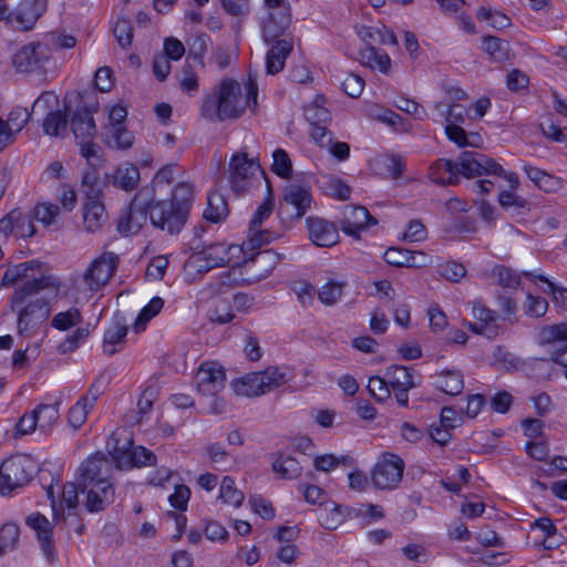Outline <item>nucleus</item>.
I'll return each mask as SVG.
<instances>
[{"mask_svg":"<svg viewBox=\"0 0 567 567\" xmlns=\"http://www.w3.org/2000/svg\"><path fill=\"white\" fill-rule=\"evenodd\" d=\"M63 287L58 277L44 274L37 281L24 282L16 289L10 307L18 315L19 333H29L50 316L51 309L48 302L37 297L42 292L58 297Z\"/></svg>","mask_w":567,"mask_h":567,"instance_id":"f257e3e1","label":"nucleus"},{"mask_svg":"<svg viewBox=\"0 0 567 567\" xmlns=\"http://www.w3.org/2000/svg\"><path fill=\"white\" fill-rule=\"evenodd\" d=\"M257 92V83L251 78L245 85L234 80H225L214 94L204 100L202 114L209 121L223 122L239 118L247 107L255 110Z\"/></svg>","mask_w":567,"mask_h":567,"instance_id":"f03ea898","label":"nucleus"},{"mask_svg":"<svg viewBox=\"0 0 567 567\" xmlns=\"http://www.w3.org/2000/svg\"><path fill=\"white\" fill-rule=\"evenodd\" d=\"M292 378L287 367H268L262 371L246 373L233 381L231 386L236 394L255 398L285 385Z\"/></svg>","mask_w":567,"mask_h":567,"instance_id":"7ed1b4c3","label":"nucleus"},{"mask_svg":"<svg viewBox=\"0 0 567 567\" xmlns=\"http://www.w3.org/2000/svg\"><path fill=\"white\" fill-rule=\"evenodd\" d=\"M106 449L121 470L152 465L156 460L153 452L143 446H134L131 433L124 427L112 432Z\"/></svg>","mask_w":567,"mask_h":567,"instance_id":"20e7f679","label":"nucleus"},{"mask_svg":"<svg viewBox=\"0 0 567 567\" xmlns=\"http://www.w3.org/2000/svg\"><path fill=\"white\" fill-rule=\"evenodd\" d=\"M290 22L289 14L285 11L280 14L279 21L277 22L272 14L264 24V38L267 42H274L271 48L266 54V69L269 74H276L280 72L284 66L286 59L292 50V42L286 39H276L288 28Z\"/></svg>","mask_w":567,"mask_h":567,"instance_id":"39448f33","label":"nucleus"},{"mask_svg":"<svg viewBox=\"0 0 567 567\" xmlns=\"http://www.w3.org/2000/svg\"><path fill=\"white\" fill-rule=\"evenodd\" d=\"M51 327L59 331L72 330L58 346V351L63 354L75 351L90 336L89 324H83L82 312L75 307L55 313Z\"/></svg>","mask_w":567,"mask_h":567,"instance_id":"423d86ee","label":"nucleus"},{"mask_svg":"<svg viewBox=\"0 0 567 567\" xmlns=\"http://www.w3.org/2000/svg\"><path fill=\"white\" fill-rule=\"evenodd\" d=\"M456 175L462 174L465 177H476L483 174L497 175L512 186H516L518 176L514 172H506L498 163L484 154L476 152H464L454 163Z\"/></svg>","mask_w":567,"mask_h":567,"instance_id":"0eeeda50","label":"nucleus"},{"mask_svg":"<svg viewBox=\"0 0 567 567\" xmlns=\"http://www.w3.org/2000/svg\"><path fill=\"white\" fill-rule=\"evenodd\" d=\"M34 463L25 455H16L0 466V493L9 495L28 484L34 474Z\"/></svg>","mask_w":567,"mask_h":567,"instance_id":"6e6552de","label":"nucleus"},{"mask_svg":"<svg viewBox=\"0 0 567 567\" xmlns=\"http://www.w3.org/2000/svg\"><path fill=\"white\" fill-rule=\"evenodd\" d=\"M70 127L81 148L82 156L91 162L97 157V145L94 143L96 126L93 113L89 109L76 110L70 120Z\"/></svg>","mask_w":567,"mask_h":567,"instance_id":"1a4fd4ad","label":"nucleus"},{"mask_svg":"<svg viewBox=\"0 0 567 567\" xmlns=\"http://www.w3.org/2000/svg\"><path fill=\"white\" fill-rule=\"evenodd\" d=\"M405 464L403 460L393 453H382L372 471L371 481L378 489H394L402 481Z\"/></svg>","mask_w":567,"mask_h":567,"instance_id":"9d476101","label":"nucleus"},{"mask_svg":"<svg viewBox=\"0 0 567 567\" xmlns=\"http://www.w3.org/2000/svg\"><path fill=\"white\" fill-rule=\"evenodd\" d=\"M147 212L152 224L169 234L179 233L188 216L185 208L177 207L171 200H152Z\"/></svg>","mask_w":567,"mask_h":567,"instance_id":"9b49d317","label":"nucleus"},{"mask_svg":"<svg viewBox=\"0 0 567 567\" xmlns=\"http://www.w3.org/2000/svg\"><path fill=\"white\" fill-rule=\"evenodd\" d=\"M229 181L236 192L248 188L250 181L261 171L258 158L241 151L235 153L228 163Z\"/></svg>","mask_w":567,"mask_h":567,"instance_id":"f8f14e48","label":"nucleus"},{"mask_svg":"<svg viewBox=\"0 0 567 567\" xmlns=\"http://www.w3.org/2000/svg\"><path fill=\"white\" fill-rule=\"evenodd\" d=\"M118 257L112 251L102 252L93 259L82 275V281L90 291H97L104 287L114 275Z\"/></svg>","mask_w":567,"mask_h":567,"instance_id":"ddd939ff","label":"nucleus"},{"mask_svg":"<svg viewBox=\"0 0 567 567\" xmlns=\"http://www.w3.org/2000/svg\"><path fill=\"white\" fill-rule=\"evenodd\" d=\"M51 49L42 42H31L21 47L12 55V65L18 72H34L42 69L51 59Z\"/></svg>","mask_w":567,"mask_h":567,"instance_id":"4468645a","label":"nucleus"},{"mask_svg":"<svg viewBox=\"0 0 567 567\" xmlns=\"http://www.w3.org/2000/svg\"><path fill=\"white\" fill-rule=\"evenodd\" d=\"M226 382L225 369L217 362H204L195 374L197 391L207 396H216Z\"/></svg>","mask_w":567,"mask_h":567,"instance_id":"2eb2a0df","label":"nucleus"},{"mask_svg":"<svg viewBox=\"0 0 567 567\" xmlns=\"http://www.w3.org/2000/svg\"><path fill=\"white\" fill-rule=\"evenodd\" d=\"M78 473L80 486L92 485L100 481H110L113 465L104 454L96 453L81 463Z\"/></svg>","mask_w":567,"mask_h":567,"instance_id":"dca6fc26","label":"nucleus"},{"mask_svg":"<svg viewBox=\"0 0 567 567\" xmlns=\"http://www.w3.org/2000/svg\"><path fill=\"white\" fill-rule=\"evenodd\" d=\"M274 210V199L270 190L262 204H260L254 213L248 229L247 245L254 249L267 244L271 240V234L261 228L265 220H267Z\"/></svg>","mask_w":567,"mask_h":567,"instance_id":"f3484780","label":"nucleus"},{"mask_svg":"<svg viewBox=\"0 0 567 567\" xmlns=\"http://www.w3.org/2000/svg\"><path fill=\"white\" fill-rule=\"evenodd\" d=\"M47 9V0H22L18 7L7 13L8 22L16 29L28 31L31 30L39 17Z\"/></svg>","mask_w":567,"mask_h":567,"instance_id":"a211bd4d","label":"nucleus"},{"mask_svg":"<svg viewBox=\"0 0 567 567\" xmlns=\"http://www.w3.org/2000/svg\"><path fill=\"white\" fill-rule=\"evenodd\" d=\"M200 252L214 268L226 265L238 266L241 262H246L244 247L239 245L218 243L206 246Z\"/></svg>","mask_w":567,"mask_h":567,"instance_id":"6ab92c4d","label":"nucleus"},{"mask_svg":"<svg viewBox=\"0 0 567 567\" xmlns=\"http://www.w3.org/2000/svg\"><path fill=\"white\" fill-rule=\"evenodd\" d=\"M391 392L394 393L395 400L400 406H408L409 391L416 386L414 378L410 369L403 365H391L384 372Z\"/></svg>","mask_w":567,"mask_h":567,"instance_id":"aec40b11","label":"nucleus"},{"mask_svg":"<svg viewBox=\"0 0 567 567\" xmlns=\"http://www.w3.org/2000/svg\"><path fill=\"white\" fill-rule=\"evenodd\" d=\"M29 120L30 113L21 106L12 109L7 120L0 116V152L17 141L18 134L25 127Z\"/></svg>","mask_w":567,"mask_h":567,"instance_id":"412c9836","label":"nucleus"},{"mask_svg":"<svg viewBox=\"0 0 567 567\" xmlns=\"http://www.w3.org/2000/svg\"><path fill=\"white\" fill-rule=\"evenodd\" d=\"M377 220L362 206H347L343 209L341 229L349 236L359 239L360 233L375 225Z\"/></svg>","mask_w":567,"mask_h":567,"instance_id":"4be33fe9","label":"nucleus"},{"mask_svg":"<svg viewBox=\"0 0 567 567\" xmlns=\"http://www.w3.org/2000/svg\"><path fill=\"white\" fill-rule=\"evenodd\" d=\"M472 315L478 323L464 322L473 333L493 339L498 336V327L496 324V315L478 301L472 302Z\"/></svg>","mask_w":567,"mask_h":567,"instance_id":"5701e85b","label":"nucleus"},{"mask_svg":"<svg viewBox=\"0 0 567 567\" xmlns=\"http://www.w3.org/2000/svg\"><path fill=\"white\" fill-rule=\"evenodd\" d=\"M81 489L85 495V507L89 512L102 511L114 499V487L111 481L81 486Z\"/></svg>","mask_w":567,"mask_h":567,"instance_id":"b1692460","label":"nucleus"},{"mask_svg":"<svg viewBox=\"0 0 567 567\" xmlns=\"http://www.w3.org/2000/svg\"><path fill=\"white\" fill-rule=\"evenodd\" d=\"M83 227L87 233H96L107 221V214L99 194L89 195L82 207Z\"/></svg>","mask_w":567,"mask_h":567,"instance_id":"393cba45","label":"nucleus"},{"mask_svg":"<svg viewBox=\"0 0 567 567\" xmlns=\"http://www.w3.org/2000/svg\"><path fill=\"white\" fill-rule=\"evenodd\" d=\"M307 225L311 241L319 247H331L339 240L337 227L322 218L309 217Z\"/></svg>","mask_w":567,"mask_h":567,"instance_id":"a878e982","label":"nucleus"},{"mask_svg":"<svg viewBox=\"0 0 567 567\" xmlns=\"http://www.w3.org/2000/svg\"><path fill=\"white\" fill-rule=\"evenodd\" d=\"M107 181L114 187L128 193L137 188L141 181V173L135 164L124 162L114 168L107 176Z\"/></svg>","mask_w":567,"mask_h":567,"instance_id":"bb28decb","label":"nucleus"},{"mask_svg":"<svg viewBox=\"0 0 567 567\" xmlns=\"http://www.w3.org/2000/svg\"><path fill=\"white\" fill-rule=\"evenodd\" d=\"M141 195L142 192L134 196L127 214L122 216L118 221V230L125 236L137 233L146 223L147 206L143 208L142 204L140 203Z\"/></svg>","mask_w":567,"mask_h":567,"instance_id":"cd10ccee","label":"nucleus"},{"mask_svg":"<svg viewBox=\"0 0 567 567\" xmlns=\"http://www.w3.org/2000/svg\"><path fill=\"white\" fill-rule=\"evenodd\" d=\"M27 525L33 529L48 559L53 558L52 525L49 519L39 513L31 514L25 519Z\"/></svg>","mask_w":567,"mask_h":567,"instance_id":"c85d7f7f","label":"nucleus"},{"mask_svg":"<svg viewBox=\"0 0 567 567\" xmlns=\"http://www.w3.org/2000/svg\"><path fill=\"white\" fill-rule=\"evenodd\" d=\"M35 262L25 261L18 265L9 266L1 279L0 287L8 288L24 282L37 281L40 277L34 276Z\"/></svg>","mask_w":567,"mask_h":567,"instance_id":"c756f323","label":"nucleus"},{"mask_svg":"<svg viewBox=\"0 0 567 567\" xmlns=\"http://www.w3.org/2000/svg\"><path fill=\"white\" fill-rule=\"evenodd\" d=\"M284 199L296 209V217L301 218L310 208L312 196L309 187L289 184L284 189Z\"/></svg>","mask_w":567,"mask_h":567,"instance_id":"7c9ffc66","label":"nucleus"},{"mask_svg":"<svg viewBox=\"0 0 567 567\" xmlns=\"http://www.w3.org/2000/svg\"><path fill=\"white\" fill-rule=\"evenodd\" d=\"M4 221L8 223V229L6 230L7 239L12 233L19 237L27 238L31 237L35 231L31 217L18 209L11 210L6 217L0 219V223Z\"/></svg>","mask_w":567,"mask_h":567,"instance_id":"2f4dec72","label":"nucleus"},{"mask_svg":"<svg viewBox=\"0 0 567 567\" xmlns=\"http://www.w3.org/2000/svg\"><path fill=\"white\" fill-rule=\"evenodd\" d=\"M346 281L337 278H327L316 291L318 300L324 307H333L339 303L343 297Z\"/></svg>","mask_w":567,"mask_h":567,"instance_id":"473e14b6","label":"nucleus"},{"mask_svg":"<svg viewBox=\"0 0 567 567\" xmlns=\"http://www.w3.org/2000/svg\"><path fill=\"white\" fill-rule=\"evenodd\" d=\"M99 390L92 386L86 395L78 401L69 412V422L74 429H79L86 421L89 412L93 409L97 398Z\"/></svg>","mask_w":567,"mask_h":567,"instance_id":"72a5a7b5","label":"nucleus"},{"mask_svg":"<svg viewBox=\"0 0 567 567\" xmlns=\"http://www.w3.org/2000/svg\"><path fill=\"white\" fill-rule=\"evenodd\" d=\"M127 326L121 318H115L106 329L103 340V350L107 354L117 352L125 342Z\"/></svg>","mask_w":567,"mask_h":567,"instance_id":"f704fd0d","label":"nucleus"},{"mask_svg":"<svg viewBox=\"0 0 567 567\" xmlns=\"http://www.w3.org/2000/svg\"><path fill=\"white\" fill-rule=\"evenodd\" d=\"M525 276L529 277L530 280L539 288L544 293L551 296L553 301L558 306H567V289L557 286L555 282L546 278L545 276L536 272H524Z\"/></svg>","mask_w":567,"mask_h":567,"instance_id":"c9c22d12","label":"nucleus"},{"mask_svg":"<svg viewBox=\"0 0 567 567\" xmlns=\"http://www.w3.org/2000/svg\"><path fill=\"white\" fill-rule=\"evenodd\" d=\"M360 62L372 70H378L383 74H388L391 69L390 56L373 47H367L359 53Z\"/></svg>","mask_w":567,"mask_h":567,"instance_id":"e433bc0d","label":"nucleus"},{"mask_svg":"<svg viewBox=\"0 0 567 567\" xmlns=\"http://www.w3.org/2000/svg\"><path fill=\"white\" fill-rule=\"evenodd\" d=\"M511 189L503 190L498 195V203L499 205L507 212H509L513 215H524L525 213L529 212L530 205L529 203L516 194V188L518 186V183L516 186H512L509 183Z\"/></svg>","mask_w":567,"mask_h":567,"instance_id":"4c0bfd02","label":"nucleus"},{"mask_svg":"<svg viewBox=\"0 0 567 567\" xmlns=\"http://www.w3.org/2000/svg\"><path fill=\"white\" fill-rule=\"evenodd\" d=\"M278 264V256L272 250L259 251L251 259L250 264H247V269L256 272V279L266 278Z\"/></svg>","mask_w":567,"mask_h":567,"instance_id":"58836bf2","label":"nucleus"},{"mask_svg":"<svg viewBox=\"0 0 567 567\" xmlns=\"http://www.w3.org/2000/svg\"><path fill=\"white\" fill-rule=\"evenodd\" d=\"M214 267L208 264L200 251L193 252L186 260L183 269V276L187 282L197 281L204 274Z\"/></svg>","mask_w":567,"mask_h":567,"instance_id":"ea45409f","label":"nucleus"},{"mask_svg":"<svg viewBox=\"0 0 567 567\" xmlns=\"http://www.w3.org/2000/svg\"><path fill=\"white\" fill-rule=\"evenodd\" d=\"M429 177L437 184H455L457 182V175L454 162L449 159L434 162L430 166Z\"/></svg>","mask_w":567,"mask_h":567,"instance_id":"a19ab883","label":"nucleus"},{"mask_svg":"<svg viewBox=\"0 0 567 567\" xmlns=\"http://www.w3.org/2000/svg\"><path fill=\"white\" fill-rule=\"evenodd\" d=\"M274 472L285 480H295L301 475L302 467L299 462L287 454H278L272 462Z\"/></svg>","mask_w":567,"mask_h":567,"instance_id":"79ce46f5","label":"nucleus"},{"mask_svg":"<svg viewBox=\"0 0 567 567\" xmlns=\"http://www.w3.org/2000/svg\"><path fill=\"white\" fill-rule=\"evenodd\" d=\"M437 386L450 395H457L464 389L463 374L460 371L444 370L439 374Z\"/></svg>","mask_w":567,"mask_h":567,"instance_id":"37998d69","label":"nucleus"},{"mask_svg":"<svg viewBox=\"0 0 567 567\" xmlns=\"http://www.w3.org/2000/svg\"><path fill=\"white\" fill-rule=\"evenodd\" d=\"M207 208L204 212V216L207 220L218 223L228 215V206L224 196L214 192L208 196Z\"/></svg>","mask_w":567,"mask_h":567,"instance_id":"c03bdc74","label":"nucleus"},{"mask_svg":"<svg viewBox=\"0 0 567 567\" xmlns=\"http://www.w3.org/2000/svg\"><path fill=\"white\" fill-rule=\"evenodd\" d=\"M79 504V493L74 483H66L63 486L62 497L60 505L58 506L54 501H52V509L55 519H60L61 514H63L64 507L70 512L74 511Z\"/></svg>","mask_w":567,"mask_h":567,"instance_id":"a18cd8bd","label":"nucleus"},{"mask_svg":"<svg viewBox=\"0 0 567 567\" xmlns=\"http://www.w3.org/2000/svg\"><path fill=\"white\" fill-rule=\"evenodd\" d=\"M33 414L37 416V422L42 432H48L59 420V409L56 404H39Z\"/></svg>","mask_w":567,"mask_h":567,"instance_id":"49530a36","label":"nucleus"},{"mask_svg":"<svg viewBox=\"0 0 567 567\" xmlns=\"http://www.w3.org/2000/svg\"><path fill=\"white\" fill-rule=\"evenodd\" d=\"M164 300L161 297H154L150 302L140 311L133 329L135 332H141L150 320L156 317L163 309Z\"/></svg>","mask_w":567,"mask_h":567,"instance_id":"de8ad7c7","label":"nucleus"},{"mask_svg":"<svg viewBox=\"0 0 567 567\" xmlns=\"http://www.w3.org/2000/svg\"><path fill=\"white\" fill-rule=\"evenodd\" d=\"M323 506L324 508L319 516L320 524L326 529H336L344 520L342 507L331 501H328V505Z\"/></svg>","mask_w":567,"mask_h":567,"instance_id":"09e8293b","label":"nucleus"},{"mask_svg":"<svg viewBox=\"0 0 567 567\" xmlns=\"http://www.w3.org/2000/svg\"><path fill=\"white\" fill-rule=\"evenodd\" d=\"M218 498L228 505L239 507L245 496L241 491L236 488L234 480L229 476H225L220 483Z\"/></svg>","mask_w":567,"mask_h":567,"instance_id":"8fccbe9b","label":"nucleus"},{"mask_svg":"<svg viewBox=\"0 0 567 567\" xmlns=\"http://www.w3.org/2000/svg\"><path fill=\"white\" fill-rule=\"evenodd\" d=\"M306 118L309 124H328L330 122V112L324 106V99L318 96L306 109Z\"/></svg>","mask_w":567,"mask_h":567,"instance_id":"3c124183","label":"nucleus"},{"mask_svg":"<svg viewBox=\"0 0 567 567\" xmlns=\"http://www.w3.org/2000/svg\"><path fill=\"white\" fill-rule=\"evenodd\" d=\"M476 17L481 21H486L494 29L502 30L512 24L511 19L505 13L487 7L478 8Z\"/></svg>","mask_w":567,"mask_h":567,"instance_id":"603ef678","label":"nucleus"},{"mask_svg":"<svg viewBox=\"0 0 567 567\" xmlns=\"http://www.w3.org/2000/svg\"><path fill=\"white\" fill-rule=\"evenodd\" d=\"M68 121L61 111H51L44 118L43 131L50 136H61L66 131Z\"/></svg>","mask_w":567,"mask_h":567,"instance_id":"864d4df0","label":"nucleus"},{"mask_svg":"<svg viewBox=\"0 0 567 567\" xmlns=\"http://www.w3.org/2000/svg\"><path fill=\"white\" fill-rule=\"evenodd\" d=\"M434 110L447 124L457 125V123H463L466 114V111L460 105L450 104L446 106L444 102H436Z\"/></svg>","mask_w":567,"mask_h":567,"instance_id":"5fc2aeb1","label":"nucleus"},{"mask_svg":"<svg viewBox=\"0 0 567 567\" xmlns=\"http://www.w3.org/2000/svg\"><path fill=\"white\" fill-rule=\"evenodd\" d=\"M321 187L328 195L339 200H347L351 195L350 186L337 177H324Z\"/></svg>","mask_w":567,"mask_h":567,"instance_id":"6e6d98bb","label":"nucleus"},{"mask_svg":"<svg viewBox=\"0 0 567 567\" xmlns=\"http://www.w3.org/2000/svg\"><path fill=\"white\" fill-rule=\"evenodd\" d=\"M491 364L502 370L517 369L519 360L504 347L496 346L491 355Z\"/></svg>","mask_w":567,"mask_h":567,"instance_id":"4d7b16f0","label":"nucleus"},{"mask_svg":"<svg viewBox=\"0 0 567 567\" xmlns=\"http://www.w3.org/2000/svg\"><path fill=\"white\" fill-rule=\"evenodd\" d=\"M194 198V186L188 182H179L172 194V198L169 199L177 207L185 208L188 214L189 204Z\"/></svg>","mask_w":567,"mask_h":567,"instance_id":"13d9d810","label":"nucleus"},{"mask_svg":"<svg viewBox=\"0 0 567 567\" xmlns=\"http://www.w3.org/2000/svg\"><path fill=\"white\" fill-rule=\"evenodd\" d=\"M291 290L303 308L312 307L317 289L306 280H296L291 284Z\"/></svg>","mask_w":567,"mask_h":567,"instance_id":"bf43d9fd","label":"nucleus"},{"mask_svg":"<svg viewBox=\"0 0 567 567\" xmlns=\"http://www.w3.org/2000/svg\"><path fill=\"white\" fill-rule=\"evenodd\" d=\"M271 171L281 178H289L292 173V163L287 152L282 148H277L272 153Z\"/></svg>","mask_w":567,"mask_h":567,"instance_id":"052dcab7","label":"nucleus"},{"mask_svg":"<svg viewBox=\"0 0 567 567\" xmlns=\"http://www.w3.org/2000/svg\"><path fill=\"white\" fill-rule=\"evenodd\" d=\"M298 491L302 494L303 499L311 505H328L327 493L317 485L301 483L298 485Z\"/></svg>","mask_w":567,"mask_h":567,"instance_id":"680f3d73","label":"nucleus"},{"mask_svg":"<svg viewBox=\"0 0 567 567\" xmlns=\"http://www.w3.org/2000/svg\"><path fill=\"white\" fill-rule=\"evenodd\" d=\"M107 115V128L123 127L127 117V107L122 102H115L105 106Z\"/></svg>","mask_w":567,"mask_h":567,"instance_id":"e2e57ef3","label":"nucleus"},{"mask_svg":"<svg viewBox=\"0 0 567 567\" xmlns=\"http://www.w3.org/2000/svg\"><path fill=\"white\" fill-rule=\"evenodd\" d=\"M483 49L495 61H502L507 55V43L493 35L483 38Z\"/></svg>","mask_w":567,"mask_h":567,"instance_id":"0e129e2a","label":"nucleus"},{"mask_svg":"<svg viewBox=\"0 0 567 567\" xmlns=\"http://www.w3.org/2000/svg\"><path fill=\"white\" fill-rule=\"evenodd\" d=\"M370 394L378 401L383 402L391 395V390L386 377H371L368 381Z\"/></svg>","mask_w":567,"mask_h":567,"instance_id":"69168bd1","label":"nucleus"},{"mask_svg":"<svg viewBox=\"0 0 567 567\" xmlns=\"http://www.w3.org/2000/svg\"><path fill=\"white\" fill-rule=\"evenodd\" d=\"M109 131L111 135L110 144L112 147L126 151L133 146L134 136L126 130L125 126L111 128Z\"/></svg>","mask_w":567,"mask_h":567,"instance_id":"338daca9","label":"nucleus"},{"mask_svg":"<svg viewBox=\"0 0 567 567\" xmlns=\"http://www.w3.org/2000/svg\"><path fill=\"white\" fill-rule=\"evenodd\" d=\"M539 340L543 343L567 340V323L544 327L539 332Z\"/></svg>","mask_w":567,"mask_h":567,"instance_id":"774afa93","label":"nucleus"}]
</instances>
